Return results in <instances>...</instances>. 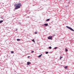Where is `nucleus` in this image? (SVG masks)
<instances>
[{"mask_svg": "<svg viewBox=\"0 0 74 74\" xmlns=\"http://www.w3.org/2000/svg\"><path fill=\"white\" fill-rule=\"evenodd\" d=\"M27 66H29V64H31V63L30 62H27Z\"/></svg>", "mask_w": 74, "mask_h": 74, "instance_id": "4", "label": "nucleus"}, {"mask_svg": "<svg viewBox=\"0 0 74 74\" xmlns=\"http://www.w3.org/2000/svg\"><path fill=\"white\" fill-rule=\"evenodd\" d=\"M66 27L67 28H68L69 29V30H71L72 31H73V32H74V30L71 28L68 27V26H66Z\"/></svg>", "mask_w": 74, "mask_h": 74, "instance_id": "2", "label": "nucleus"}, {"mask_svg": "<svg viewBox=\"0 0 74 74\" xmlns=\"http://www.w3.org/2000/svg\"><path fill=\"white\" fill-rule=\"evenodd\" d=\"M64 69H67V66H66L64 67Z\"/></svg>", "mask_w": 74, "mask_h": 74, "instance_id": "10", "label": "nucleus"}, {"mask_svg": "<svg viewBox=\"0 0 74 74\" xmlns=\"http://www.w3.org/2000/svg\"><path fill=\"white\" fill-rule=\"evenodd\" d=\"M27 58H30V56H28L27 57Z\"/></svg>", "mask_w": 74, "mask_h": 74, "instance_id": "20", "label": "nucleus"}, {"mask_svg": "<svg viewBox=\"0 0 74 74\" xmlns=\"http://www.w3.org/2000/svg\"><path fill=\"white\" fill-rule=\"evenodd\" d=\"M35 34H37V32H35Z\"/></svg>", "mask_w": 74, "mask_h": 74, "instance_id": "18", "label": "nucleus"}, {"mask_svg": "<svg viewBox=\"0 0 74 74\" xmlns=\"http://www.w3.org/2000/svg\"><path fill=\"white\" fill-rule=\"evenodd\" d=\"M17 41H19V39H18L17 40Z\"/></svg>", "mask_w": 74, "mask_h": 74, "instance_id": "21", "label": "nucleus"}, {"mask_svg": "<svg viewBox=\"0 0 74 74\" xmlns=\"http://www.w3.org/2000/svg\"><path fill=\"white\" fill-rule=\"evenodd\" d=\"M61 58H63V57H60V60H62Z\"/></svg>", "mask_w": 74, "mask_h": 74, "instance_id": "13", "label": "nucleus"}, {"mask_svg": "<svg viewBox=\"0 0 74 74\" xmlns=\"http://www.w3.org/2000/svg\"><path fill=\"white\" fill-rule=\"evenodd\" d=\"M32 40V41L34 42H35V41H34V39Z\"/></svg>", "mask_w": 74, "mask_h": 74, "instance_id": "11", "label": "nucleus"}, {"mask_svg": "<svg viewBox=\"0 0 74 74\" xmlns=\"http://www.w3.org/2000/svg\"><path fill=\"white\" fill-rule=\"evenodd\" d=\"M21 6H22V5H21V4L20 3L19 4V8H20V7H21Z\"/></svg>", "mask_w": 74, "mask_h": 74, "instance_id": "5", "label": "nucleus"}, {"mask_svg": "<svg viewBox=\"0 0 74 74\" xmlns=\"http://www.w3.org/2000/svg\"><path fill=\"white\" fill-rule=\"evenodd\" d=\"M65 51H66V52H67V51H68V50L67 49V48H66Z\"/></svg>", "mask_w": 74, "mask_h": 74, "instance_id": "12", "label": "nucleus"}, {"mask_svg": "<svg viewBox=\"0 0 74 74\" xmlns=\"http://www.w3.org/2000/svg\"><path fill=\"white\" fill-rule=\"evenodd\" d=\"M11 53H14V51H11Z\"/></svg>", "mask_w": 74, "mask_h": 74, "instance_id": "16", "label": "nucleus"}, {"mask_svg": "<svg viewBox=\"0 0 74 74\" xmlns=\"http://www.w3.org/2000/svg\"><path fill=\"white\" fill-rule=\"evenodd\" d=\"M44 25L46 26H48V24L47 23H45V24H44Z\"/></svg>", "mask_w": 74, "mask_h": 74, "instance_id": "6", "label": "nucleus"}, {"mask_svg": "<svg viewBox=\"0 0 74 74\" xmlns=\"http://www.w3.org/2000/svg\"><path fill=\"white\" fill-rule=\"evenodd\" d=\"M50 19H48L46 20V21H47V22H48V21H49Z\"/></svg>", "mask_w": 74, "mask_h": 74, "instance_id": "8", "label": "nucleus"}, {"mask_svg": "<svg viewBox=\"0 0 74 74\" xmlns=\"http://www.w3.org/2000/svg\"><path fill=\"white\" fill-rule=\"evenodd\" d=\"M14 5L15 7H16L15 8V10H17V9L19 8V4L16 3V4Z\"/></svg>", "mask_w": 74, "mask_h": 74, "instance_id": "1", "label": "nucleus"}, {"mask_svg": "<svg viewBox=\"0 0 74 74\" xmlns=\"http://www.w3.org/2000/svg\"><path fill=\"white\" fill-rule=\"evenodd\" d=\"M45 53H46V54H48V52H47H47H45Z\"/></svg>", "mask_w": 74, "mask_h": 74, "instance_id": "15", "label": "nucleus"}, {"mask_svg": "<svg viewBox=\"0 0 74 74\" xmlns=\"http://www.w3.org/2000/svg\"><path fill=\"white\" fill-rule=\"evenodd\" d=\"M60 0V1H61V0Z\"/></svg>", "mask_w": 74, "mask_h": 74, "instance_id": "25", "label": "nucleus"}, {"mask_svg": "<svg viewBox=\"0 0 74 74\" xmlns=\"http://www.w3.org/2000/svg\"><path fill=\"white\" fill-rule=\"evenodd\" d=\"M57 48H58L57 47H56L54 48V49H57Z\"/></svg>", "mask_w": 74, "mask_h": 74, "instance_id": "17", "label": "nucleus"}, {"mask_svg": "<svg viewBox=\"0 0 74 74\" xmlns=\"http://www.w3.org/2000/svg\"><path fill=\"white\" fill-rule=\"evenodd\" d=\"M2 19H3V17H2Z\"/></svg>", "mask_w": 74, "mask_h": 74, "instance_id": "24", "label": "nucleus"}, {"mask_svg": "<svg viewBox=\"0 0 74 74\" xmlns=\"http://www.w3.org/2000/svg\"><path fill=\"white\" fill-rule=\"evenodd\" d=\"M42 55V54H41V55H40L39 56H38V58H40V57H41V56Z\"/></svg>", "mask_w": 74, "mask_h": 74, "instance_id": "7", "label": "nucleus"}, {"mask_svg": "<svg viewBox=\"0 0 74 74\" xmlns=\"http://www.w3.org/2000/svg\"><path fill=\"white\" fill-rule=\"evenodd\" d=\"M49 48L50 49H52V47H49Z\"/></svg>", "mask_w": 74, "mask_h": 74, "instance_id": "14", "label": "nucleus"}, {"mask_svg": "<svg viewBox=\"0 0 74 74\" xmlns=\"http://www.w3.org/2000/svg\"><path fill=\"white\" fill-rule=\"evenodd\" d=\"M3 22V20H1L0 21V23H2V22Z\"/></svg>", "mask_w": 74, "mask_h": 74, "instance_id": "9", "label": "nucleus"}, {"mask_svg": "<svg viewBox=\"0 0 74 74\" xmlns=\"http://www.w3.org/2000/svg\"><path fill=\"white\" fill-rule=\"evenodd\" d=\"M32 53H34V51H32V52H31Z\"/></svg>", "mask_w": 74, "mask_h": 74, "instance_id": "19", "label": "nucleus"}, {"mask_svg": "<svg viewBox=\"0 0 74 74\" xmlns=\"http://www.w3.org/2000/svg\"><path fill=\"white\" fill-rule=\"evenodd\" d=\"M52 36H49V37H48V38L49 39V40H52Z\"/></svg>", "mask_w": 74, "mask_h": 74, "instance_id": "3", "label": "nucleus"}, {"mask_svg": "<svg viewBox=\"0 0 74 74\" xmlns=\"http://www.w3.org/2000/svg\"><path fill=\"white\" fill-rule=\"evenodd\" d=\"M17 29H16V31H17Z\"/></svg>", "mask_w": 74, "mask_h": 74, "instance_id": "23", "label": "nucleus"}, {"mask_svg": "<svg viewBox=\"0 0 74 74\" xmlns=\"http://www.w3.org/2000/svg\"><path fill=\"white\" fill-rule=\"evenodd\" d=\"M21 40L20 39H19V41H20Z\"/></svg>", "mask_w": 74, "mask_h": 74, "instance_id": "22", "label": "nucleus"}]
</instances>
